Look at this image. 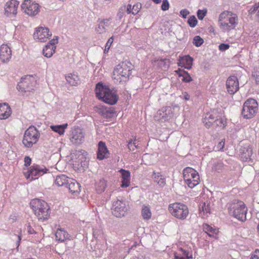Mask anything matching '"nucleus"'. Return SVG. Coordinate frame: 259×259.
Here are the masks:
<instances>
[{"label":"nucleus","instance_id":"nucleus-1","mask_svg":"<svg viewBox=\"0 0 259 259\" xmlns=\"http://www.w3.org/2000/svg\"><path fill=\"white\" fill-rule=\"evenodd\" d=\"M219 26L224 32H229L235 29L239 24L237 15L230 11H224L219 16Z\"/></svg>","mask_w":259,"mask_h":259},{"label":"nucleus","instance_id":"nucleus-2","mask_svg":"<svg viewBox=\"0 0 259 259\" xmlns=\"http://www.w3.org/2000/svg\"><path fill=\"white\" fill-rule=\"evenodd\" d=\"M229 214L241 222L246 220L247 208L243 201L235 199L227 205Z\"/></svg>","mask_w":259,"mask_h":259},{"label":"nucleus","instance_id":"nucleus-3","mask_svg":"<svg viewBox=\"0 0 259 259\" xmlns=\"http://www.w3.org/2000/svg\"><path fill=\"white\" fill-rule=\"evenodd\" d=\"M30 205L39 221L44 222L49 219L50 208L46 202L41 199H34L30 201Z\"/></svg>","mask_w":259,"mask_h":259},{"label":"nucleus","instance_id":"nucleus-4","mask_svg":"<svg viewBox=\"0 0 259 259\" xmlns=\"http://www.w3.org/2000/svg\"><path fill=\"white\" fill-rule=\"evenodd\" d=\"M168 210L172 217L181 221L186 220L189 214L188 206L181 202L170 203L168 206Z\"/></svg>","mask_w":259,"mask_h":259},{"label":"nucleus","instance_id":"nucleus-5","mask_svg":"<svg viewBox=\"0 0 259 259\" xmlns=\"http://www.w3.org/2000/svg\"><path fill=\"white\" fill-rule=\"evenodd\" d=\"M95 93L99 99L109 105L113 104V93L107 86L103 85L102 82L96 84Z\"/></svg>","mask_w":259,"mask_h":259},{"label":"nucleus","instance_id":"nucleus-6","mask_svg":"<svg viewBox=\"0 0 259 259\" xmlns=\"http://www.w3.org/2000/svg\"><path fill=\"white\" fill-rule=\"evenodd\" d=\"M132 70V64L129 62H122L118 65L114 69V79L119 82H125L128 80Z\"/></svg>","mask_w":259,"mask_h":259},{"label":"nucleus","instance_id":"nucleus-7","mask_svg":"<svg viewBox=\"0 0 259 259\" xmlns=\"http://www.w3.org/2000/svg\"><path fill=\"white\" fill-rule=\"evenodd\" d=\"M183 178L185 183L190 188H193L200 183L198 172L192 167H187L183 170Z\"/></svg>","mask_w":259,"mask_h":259},{"label":"nucleus","instance_id":"nucleus-8","mask_svg":"<svg viewBox=\"0 0 259 259\" xmlns=\"http://www.w3.org/2000/svg\"><path fill=\"white\" fill-rule=\"evenodd\" d=\"M258 109L257 101L255 99L250 98L244 102L241 114L244 118L250 119L256 115Z\"/></svg>","mask_w":259,"mask_h":259},{"label":"nucleus","instance_id":"nucleus-9","mask_svg":"<svg viewBox=\"0 0 259 259\" xmlns=\"http://www.w3.org/2000/svg\"><path fill=\"white\" fill-rule=\"evenodd\" d=\"M39 138V133L34 126H30L25 132L23 144L25 147L30 148L36 144Z\"/></svg>","mask_w":259,"mask_h":259},{"label":"nucleus","instance_id":"nucleus-10","mask_svg":"<svg viewBox=\"0 0 259 259\" xmlns=\"http://www.w3.org/2000/svg\"><path fill=\"white\" fill-rule=\"evenodd\" d=\"M21 11L23 13L29 16L36 15L40 11V6L32 0H25L21 5Z\"/></svg>","mask_w":259,"mask_h":259},{"label":"nucleus","instance_id":"nucleus-11","mask_svg":"<svg viewBox=\"0 0 259 259\" xmlns=\"http://www.w3.org/2000/svg\"><path fill=\"white\" fill-rule=\"evenodd\" d=\"M47 168L38 165H33L29 168L27 172H24V175L27 179L32 181L47 173Z\"/></svg>","mask_w":259,"mask_h":259},{"label":"nucleus","instance_id":"nucleus-12","mask_svg":"<svg viewBox=\"0 0 259 259\" xmlns=\"http://www.w3.org/2000/svg\"><path fill=\"white\" fill-rule=\"evenodd\" d=\"M84 133L82 128L78 126L71 128L69 135L70 142L75 145L81 144L84 140Z\"/></svg>","mask_w":259,"mask_h":259},{"label":"nucleus","instance_id":"nucleus-13","mask_svg":"<svg viewBox=\"0 0 259 259\" xmlns=\"http://www.w3.org/2000/svg\"><path fill=\"white\" fill-rule=\"evenodd\" d=\"M51 35L52 33L50 30L44 27L37 28L33 34L34 38L40 42H46Z\"/></svg>","mask_w":259,"mask_h":259},{"label":"nucleus","instance_id":"nucleus-14","mask_svg":"<svg viewBox=\"0 0 259 259\" xmlns=\"http://www.w3.org/2000/svg\"><path fill=\"white\" fill-rule=\"evenodd\" d=\"M226 86L227 92L230 95H234L239 90V81L234 75L229 76L226 80Z\"/></svg>","mask_w":259,"mask_h":259},{"label":"nucleus","instance_id":"nucleus-15","mask_svg":"<svg viewBox=\"0 0 259 259\" xmlns=\"http://www.w3.org/2000/svg\"><path fill=\"white\" fill-rule=\"evenodd\" d=\"M74 155H72V159L74 164L77 165L78 167H86L88 165V161L87 160V153L84 151H76L74 153Z\"/></svg>","mask_w":259,"mask_h":259},{"label":"nucleus","instance_id":"nucleus-16","mask_svg":"<svg viewBox=\"0 0 259 259\" xmlns=\"http://www.w3.org/2000/svg\"><path fill=\"white\" fill-rule=\"evenodd\" d=\"M19 2L16 0H11L7 2L5 5V14L7 17H13L17 13Z\"/></svg>","mask_w":259,"mask_h":259},{"label":"nucleus","instance_id":"nucleus-17","mask_svg":"<svg viewBox=\"0 0 259 259\" xmlns=\"http://www.w3.org/2000/svg\"><path fill=\"white\" fill-rule=\"evenodd\" d=\"M253 155V149L250 144H245L243 145L240 149V157L243 161H249L252 160Z\"/></svg>","mask_w":259,"mask_h":259},{"label":"nucleus","instance_id":"nucleus-18","mask_svg":"<svg viewBox=\"0 0 259 259\" xmlns=\"http://www.w3.org/2000/svg\"><path fill=\"white\" fill-rule=\"evenodd\" d=\"M114 206H115L114 208V216L117 218L124 216L128 210L126 202L118 200L116 202Z\"/></svg>","mask_w":259,"mask_h":259},{"label":"nucleus","instance_id":"nucleus-19","mask_svg":"<svg viewBox=\"0 0 259 259\" xmlns=\"http://www.w3.org/2000/svg\"><path fill=\"white\" fill-rule=\"evenodd\" d=\"M12 57L10 48L6 44H3L0 47V59L4 63L9 61Z\"/></svg>","mask_w":259,"mask_h":259},{"label":"nucleus","instance_id":"nucleus-20","mask_svg":"<svg viewBox=\"0 0 259 259\" xmlns=\"http://www.w3.org/2000/svg\"><path fill=\"white\" fill-rule=\"evenodd\" d=\"M17 89L20 92L26 93L33 90L32 83L30 81L29 78L22 79V80L18 83Z\"/></svg>","mask_w":259,"mask_h":259},{"label":"nucleus","instance_id":"nucleus-21","mask_svg":"<svg viewBox=\"0 0 259 259\" xmlns=\"http://www.w3.org/2000/svg\"><path fill=\"white\" fill-rule=\"evenodd\" d=\"M193 59L189 55L180 56L178 61V65L186 69H190L193 65Z\"/></svg>","mask_w":259,"mask_h":259},{"label":"nucleus","instance_id":"nucleus-22","mask_svg":"<svg viewBox=\"0 0 259 259\" xmlns=\"http://www.w3.org/2000/svg\"><path fill=\"white\" fill-rule=\"evenodd\" d=\"M119 172L121 175V187L125 188L129 187L131 184V172L123 169H120Z\"/></svg>","mask_w":259,"mask_h":259},{"label":"nucleus","instance_id":"nucleus-23","mask_svg":"<svg viewBox=\"0 0 259 259\" xmlns=\"http://www.w3.org/2000/svg\"><path fill=\"white\" fill-rule=\"evenodd\" d=\"M216 118H217V111L207 113L203 119V122L207 128H209L213 125Z\"/></svg>","mask_w":259,"mask_h":259},{"label":"nucleus","instance_id":"nucleus-24","mask_svg":"<svg viewBox=\"0 0 259 259\" xmlns=\"http://www.w3.org/2000/svg\"><path fill=\"white\" fill-rule=\"evenodd\" d=\"M175 259H191L193 258L191 251L180 248L174 253Z\"/></svg>","mask_w":259,"mask_h":259},{"label":"nucleus","instance_id":"nucleus-25","mask_svg":"<svg viewBox=\"0 0 259 259\" xmlns=\"http://www.w3.org/2000/svg\"><path fill=\"white\" fill-rule=\"evenodd\" d=\"M109 153L106 146L105 143L100 141L98 144V151L97 158L99 159H103L109 156Z\"/></svg>","mask_w":259,"mask_h":259},{"label":"nucleus","instance_id":"nucleus-26","mask_svg":"<svg viewBox=\"0 0 259 259\" xmlns=\"http://www.w3.org/2000/svg\"><path fill=\"white\" fill-rule=\"evenodd\" d=\"M11 109L7 103L0 104V119H5L8 118L11 114Z\"/></svg>","mask_w":259,"mask_h":259},{"label":"nucleus","instance_id":"nucleus-27","mask_svg":"<svg viewBox=\"0 0 259 259\" xmlns=\"http://www.w3.org/2000/svg\"><path fill=\"white\" fill-rule=\"evenodd\" d=\"M226 118L217 112V118H215L213 126L219 129H224L227 125Z\"/></svg>","mask_w":259,"mask_h":259},{"label":"nucleus","instance_id":"nucleus-28","mask_svg":"<svg viewBox=\"0 0 259 259\" xmlns=\"http://www.w3.org/2000/svg\"><path fill=\"white\" fill-rule=\"evenodd\" d=\"M109 26V20L103 19L99 20L98 24L95 28V31L97 33L102 34L106 31V28Z\"/></svg>","mask_w":259,"mask_h":259},{"label":"nucleus","instance_id":"nucleus-29","mask_svg":"<svg viewBox=\"0 0 259 259\" xmlns=\"http://www.w3.org/2000/svg\"><path fill=\"white\" fill-rule=\"evenodd\" d=\"M152 178L154 182L161 187H164L166 184L165 178L160 172L153 171Z\"/></svg>","mask_w":259,"mask_h":259},{"label":"nucleus","instance_id":"nucleus-30","mask_svg":"<svg viewBox=\"0 0 259 259\" xmlns=\"http://www.w3.org/2000/svg\"><path fill=\"white\" fill-rule=\"evenodd\" d=\"M200 214L202 217L204 218L207 216V214L210 213V203L206 201L202 202L199 206Z\"/></svg>","mask_w":259,"mask_h":259},{"label":"nucleus","instance_id":"nucleus-31","mask_svg":"<svg viewBox=\"0 0 259 259\" xmlns=\"http://www.w3.org/2000/svg\"><path fill=\"white\" fill-rule=\"evenodd\" d=\"M203 229L210 237L217 238L219 232L218 229L214 228L207 224H204L203 225Z\"/></svg>","mask_w":259,"mask_h":259},{"label":"nucleus","instance_id":"nucleus-32","mask_svg":"<svg viewBox=\"0 0 259 259\" xmlns=\"http://www.w3.org/2000/svg\"><path fill=\"white\" fill-rule=\"evenodd\" d=\"M67 81L72 85H77L80 83V79L76 73H69L66 75Z\"/></svg>","mask_w":259,"mask_h":259},{"label":"nucleus","instance_id":"nucleus-33","mask_svg":"<svg viewBox=\"0 0 259 259\" xmlns=\"http://www.w3.org/2000/svg\"><path fill=\"white\" fill-rule=\"evenodd\" d=\"M68 188L72 193H78L80 191L79 184L74 180L69 179L67 183Z\"/></svg>","mask_w":259,"mask_h":259},{"label":"nucleus","instance_id":"nucleus-34","mask_svg":"<svg viewBox=\"0 0 259 259\" xmlns=\"http://www.w3.org/2000/svg\"><path fill=\"white\" fill-rule=\"evenodd\" d=\"M175 72L179 75V77H182V80L184 82H190L192 80L189 73L180 69L175 71Z\"/></svg>","mask_w":259,"mask_h":259},{"label":"nucleus","instance_id":"nucleus-35","mask_svg":"<svg viewBox=\"0 0 259 259\" xmlns=\"http://www.w3.org/2000/svg\"><path fill=\"white\" fill-rule=\"evenodd\" d=\"M141 215L143 220H149L152 217V212L149 205H143L141 209Z\"/></svg>","mask_w":259,"mask_h":259},{"label":"nucleus","instance_id":"nucleus-36","mask_svg":"<svg viewBox=\"0 0 259 259\" xmlns=\"http://www.w3.org/2000/svg\"><path fill=\"white\" fill-rule=\"evenodd\" d=\"M56 238L57 240L63 242L69 238V234L64 230L61 229H57L56 234Z\"/></svg>","mask_w":259,"mask_h":259},{"label":"nucleus","instance_id":"nucleus-37","mask_svg":"<svg viewBox=\"0 0 259 259\" xmlns=\"http://www.w3.org/2000/svg\"><path fill=\"white\" fill-rule=\"evenodd\" d=\"M56 47L51 46V45H46L43 49L42 54L45 57L51 58L55 53Z\"/></svg>","mask_w":259,"mask_h":259},{"label":"nucleus","instance_id":"nucleus-38","mask_svg":"<svg viewBox=\"0 0 259 259\" xmlns=\"http://www.w3.org/2000/svg\"><path fill=\"white\" fill-rule=\"evenodd\" d=\"M69 180L68 177L65 175L58 176L56 178L55 184L58 186H63L67 185V183H69Z\"/></svg>","mask_w":259,"mask_h":259},{"label":"nucleus","instance_id":"nucleus-39","mask_svg":"<svg viewBox=\"0 0 259 259\" xmlns=\"http://www.w3.org/2000/svg\"><path fill=\"white\" fill-rule=\"evenodd\" d=\"M138 141L135 138L134 140H129L128 142V148L130 151H134L136 149L138 148Z\"/></svg>","mask_w":259,"mask_h":259},{"label":"nucleus","instance_id":"nucleus-40","mask_svg":"<svg viewBox=\"0 0 259 259\" xmlns=\"http://www.w3.org/2000/svg\"><path fill=\"white\" fill-rule=\"evenodd\" d=\"M103 116L105 118H112L113 117V109L110 107L109 109L105 108L102 111Z\"/></svg>","mask_w":259,"mask_h":259},{"label":"nucleus","instance_id":"nucleus-41","mask_svg":"<svg viewBox=\"0 0 259 259\" xmlns=\"http://www.w3.org/2000/svg\"><path fill=\"white\" fill-rule=\"evenodd\" d=\"M204 42L203 39L199 36H195L193 38V44L197 47L201 46Z\"/></svg>","mask_w":259,"mask_h":259},{"label":"nucleus","instance_id":"nucleus-42","mask_svg":"<svg viewBox=\"0 0 259 259\" xmlns=\"http://www.w3.org/2000/svg\"><path fill=\"white\" fill-rule=\"evenodd\" d=\"M198 21L195 16H191L188 20V23L191 27H195L197 24Z\"/></svg>","mask_w":259,"mask_h":259},{"label":"nucleus","instance_id":"nucleus-43","mask_svg":"<svg viewBox=\"0 0 259 259\" xmlns=\"http://www.w3.org/2000/svg\"><path fill=\"white\" fill-rule=\"evenodd\" d=\"M106 188V184L104 181H100L97 185L96 189L99 193H101L103 192Z\"/></svg>","mask_w":259,"mask_h":259},{"label":"nucleus","instance_id":"nucleus-44","mask_svg":"<svg viewBox=\"0 0 259 259\" xmlns=\"http://www.w3.org/2000/svg\"><path fill=\"white\" fill-rule=\"evenodd\" d=\"M207 9H204L203 10H198L197 12V15L199 20H202L206 16L207 13Z\"/></svg>","mask_w":259,"mask_h":259},{"label":"nucleus","instance_id":"nucleus-45","mask_svg":"<svg viewBox=\"0 0 259 259\" xmlns=\"http://www.w3.org/2000/svg\"><path fill=\"white\" fill-rule=\"evenodd\" d=\"M51 128L53 131L58 133L60 135H63L64 134V131L63 129H61L60 125H52L51 126Z\"/></svg>","mask_w":259,"mask_h":259},{"label":"nucleus","instance_id":"nucleus-46","mask_svg":"<svg viewBox=\"0 0 259 259\" xmlns=\"http://www.w3.org/2000/svg\"><path fill=\"white\" fill-rule=\"evenodd\" d=\"M113 36H111L108 39V40L107 41V42L106 44L105 49H104V53H107L108 52L112 44L113 43Z\"/></svg>","mask_w":259,"mask_h":259},{"label":"nucleus","instance_id":"nucleus-47","mask_svg":"<svg viewBox=\"0 0 259 259\" xmlns=\"http://www.w3.org/2000/svg\"><path fill=\"white\" fill-rule=\"evenodd\" d=\"M257 11V15L259 17V3L255 4L249 10V13L253 14Z\"/></svg>","mask_w":259,"mask_h":259},{"label":"nucleus","instance_id":"nucleus-48","mask_svg":"<svg viewBox=\"0 0 259 259\" xmlns=\"http://www.w3.org/2000/svg\"><path fill=\"white\" fill-rule=\"evenodd\" d=\"M141 5L139 4H136L134 5L132 7V13L133 15H136L140 11L141 9Z\"/></svg>","mask_w":259,"mask_h":259},{"label":"nucleus","instance_id":"nucleus-49","mask_svg":"<svg viewBox=\"0 0 259 259\" xmlns=\"http://www.w3.org/2000/svg\"><path fill=\"white\" fill-rule=\"evenodd\" d=\"M161 8L163 11H165L168 10L169 8L168 1L167 0H163Z\"/></svg>","mask_w":259,"mask_h":259},{"label":"nucleus","instance_id":"nucleus-50","mask_svg":"<svg viewBox=\"0 0 259 259\" xmlns=\"http://www.w3.org/2000/svg\"><path fill=\"white\" fill-rule=\"evenodd\" d=\"M225 146V140L220 142L217 145L215 146V150L217 151H222Z\"/></svg>","mask_w":259,"mask_h":259},{"label":"nucleus","instance_id":"nucleus-51","mask_svg":"<svg viewBox=\"0 0 259 259\" xmlns=\"http://www.w3.org/2000/svg\"><path fill=\"white\" fill-rule=\"evenodd\" d=\"M58 43V37L55 36L54 38L51 40L47 45H51V46L56 47L55 45Z\"/></svg>","mask_w":259,"mask_h":259},{"label":"nucleus","instance_id":"nucleus-52","mask_svg":"<svg viewBox=\"0 0 259 259\" xmlns=\"http://www.w3.org/2000/svg\"><path fill=\"white\" fill-rule=\"evenodd\" d=\"M230 48V45L227 44H221L219 46V49L221 51H225Z\"/></svg>","mask_w":259,"mask_h":259},{"label":"nucleus","instance_id":"nucleus-53","mask_svg":"<svg viewBox=\"0 0 259 259\" xmlns=\"http://www.w3.org/2000/svg\"><path fill=\"white\" fill-rule=\"evenodd\" d=\"M189 14V11L186 9H182L180 12V16L183 18H186Z\"/></svg>","mask_w":259,"mask_h":259},{"label":"nucleus","instance_id":"nucleus-54","mask_svg":"<svg viewBox=\"0 0 259 259\" xmlns=\"http://www.w3.org/2000/svg\"><path fill=\"white\" fill-rule=\"evenodd\" d=\"M250 259H259V250L256 249L252 254Z\"/></svg>","mask_w":259,"mask_h":259},{"label":"nucleus","instance_id":"nucleus-55","mask_svg":"<svg viewBox=\"0 0 259 259\" xmlns=\"http://www.w3.org/2000/svg\"><path fill=\"white\" fill-rule=\"evenodd\" d=\"M31 159L29 156H25L24 158V165L28 166L30 165Z\"/></svg>","mask_w":259,"mask_h":259},{"label":"nucleus","instance_id":"nucleus-56","mask_svg":"<svg viewBox=\"0 0 259 259\" xmlns=\"http://www.w3.org/2000/svg\"><path fill=\"white\" fill-rule=\"evenodd\" d=\"M183 95H184V97H183V99L186 101L187 100H189L190 99V96L188 94V93L187 92H184L183 93Z\"/></svg>","mask_w":259,"mask_h":259},{"label":"nucleus","instance_id":"nucleus-57","mask_svg":"<svg viewBox=\"0 0 259 259\" xmlns=\"http://www.w3.org/2000/svg\"><path fill=\"white\" fill-rule=\"evenodd\" d=\"M253 76L255 78V81H256V82L258 84L259 83V74H253Z\"/></svg>","mask_w":259,"mask_h":259},{"label":"nucleus","instance_id":"nucleus-58","mask_svg":"<svg viewBox=\"0 0 259 259\" xmlns=\"http://www.w3.org/2000/svg\"><path fill=\"white\" fill-rule=\"evenodd\" d=\"M132 5L129 4L127 6V12L128 14L132 13Z\"/></svg>","mask_w":259,"mask_h":259},{"label":"nucleus","instance_id":"nucleus-59","mask_svg":"<svg viewBox=\"0 0 259 259\" xmlns=\"http://www.w3.org/2000/svg\"><path fill=\"white\" fill-rule=\"evenodd\" d=\"M60 125L61 126V129H63V130L65 132V129H66L67 127L68 124L65 123Z\"/></svg>","mask_w":259,"mask_h":259},{"label":"nucleus","instance_id":"nucleus-60","mask_svg":"<svg viewBox=\"0 0 259 259\" xmlns=\"http://www.w3.org/2000/svg\"><path fill=\"white\" fill-rule=\"evenodd\" d=\"M118 97L117 95L114 94V104H115L118 101Z\"/></svg>","mask_w":259,"mask_h":259},{"label":"nucleus","instance_id":"nucleus-61","mask_svg":"<svg viewBox=\"0 0 259 259\" xmlns=\"http://www.w3.org/2000/svg\"><path fill=\"white\" fill-rule=\"evenodd\" d=\"M20 240H21V237L20 236H18V241L17 242V247H18V246L19 245Z\"/></svg>","mask_w":259,"mask_h":259},{"label":"nucleus","instance_id":"nucleus-62","mask_svg":"<svg viewBox=\"0 0 259 259\" xmlns=\"http://www.w3.org/2000/svg\"><path fill=\"white\" fill-rule=\"evenodd\" d=\"M156 4H159L161 2V0H152Z\"/></svg>","mask_w":259,"mask_h":259},{"label":"nucleus","instance_id":"nucleus-63","mask_svg":"<svg viewBox=\"0 0 259 259\" xmlns=\"http://www.w3.org/2000/svg\"><path fill=\"white\" fill-rule=\"evenodd\" d=\"M257 231L258 233L259 234V222H258V224L257 226Z\"/></svg>","mask_w":259,"mask_h":259}]
</instances>
